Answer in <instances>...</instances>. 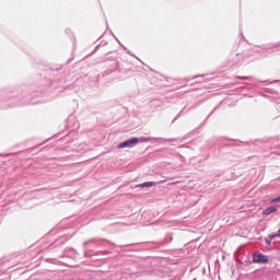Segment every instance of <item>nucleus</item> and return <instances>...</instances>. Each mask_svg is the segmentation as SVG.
I'll return each mask as SVG.
<instances>
[{
  "label": "nucleus",
  "mask_w": 280,
  "mask_h": 280,
  "mask_svg": "<svg viewBox=\"0 0 280 280\" xmlns=\"http://www.w3.org/2000/svg\"><path fill=\"white\" fill-rule=\"evenodd\" d=\"M275 211H277V207H269L264 211L265 215H270V213H275Z\"/></svg>",
  "instance_id": "7ed1b4c3"
},
{
  "label": "nucleus",
  "mask_w": 280,
  "mask_h": 280,
  "mask_svg": "<svg viewBox=\"0 0 280 280\" xmlns=\"http://www.w3.org/2000/svg\"><path fill=\"white\" fill-rule=\"evenodd\" d=\"M270 240H275V237H280V231L277 234H272L269 236Z\"/></svg>",
  "instance_id": "39448f33"
},
{
  "label": "nucleus",
  "mask_w": 280,
  "mask_h": 280,
  "mask_svg": "<svg viewBox=\"0 0 280 280\" xmlns=\"http://www.w3.org/2000/svg\"><path fill=\"white\" fill-rule=\"evenodd\" d=\"M154 185H156L155 182H145L143 184L138 185V187H154Z\"/></svg>",
  "instance_id": "20e7f679"
},
{
  "label": "nucleus",
  "mask_w": 280,
  "mask_h": 280,
  "mask_svg": "<svg viewBox=\"0 0 280 280\" xmlns=\"http://www.w3.org/2000/svg\"><path fill=\"white\" fill-rule=\"evenodd\" d=\"M275 202H280V197L273 198V199L271 200V203H272V205H275Z\"/></svg>",
  "instance_id": "423d86ee"
},
{
  "label": "nucleus",
  "mask_w": 280,
  "mask_h": 280,
  "mask_svg": "<svg viewBox=\"0 0 280 280\" xmlns=\"http://www.w3.org/2000/svg\"><path fill=\"white\" fill-rule=\"evenodd\" d=\"M139 143V138H131L125 142L118 144V148H132V145H137Z\"/></svg>",
  "instance_id": "f03ea898"
},
{
  "label": "nucleus",
  "mask_w": 280,
  "mask_h": 280,
  "mask_svg": "<svg viewBox=\"0 0 280 280\" xmlns=\"http://www.w3.org/2000/svg\"><path fill=\"white\" fill-rule=\"evenodd\" d=\"M254 264H268L269 259L268 256L264 254H255L253 256Z\"/></svg>",
  "instance_id": "f257e3e1"
}]
</instances>
